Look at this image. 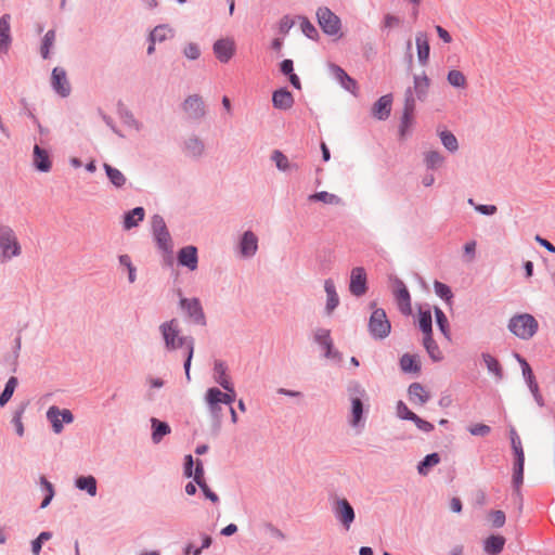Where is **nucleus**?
<instances>
[{
  "label": "nucleus",
  "mask_w": 555,
  "mask_h": 555,
  "mask_svg": "<svg viewBox=\"0 0 555 555\" xmlns=\"http://www.w3.org/2000/svg\"><path fill=\"white\" fill-rule=\"evenodd\" d=\"M159 332L163 336L165 348L167 351H173L179 348L185 350L184 371L186 379L190 380V369L194 353V340L192 337L182 336L179 327V322L176 319L164 322L159 325Z\"/></svg>",
  "instance_id": "nucleus-1"
},
{
  "label": "nucleus",
  "mask_w": 555,
  "mask_h": 555,
  "mask_svg": "<svg viewBox=\"0 0 555 555\" xmlns=\"http://www.w3.org/2000/svg\"><path fill=\"white\" fill-rule=\"evenodd\" d=\"M539 324L529 313L516 314L508 322V330L520 339H530L538 332Z\"/></svg>",
  "instance_id": "nucleus-2"
},
{
  "label": "nucleus",
  "mask_w": 555,
  "mask_h": 555,
  "mask_svg": "<svg viewBox=\"0 0 555 555\" xmlns=\"http://www.w3.org/2000/svg\"><path fill=\"white\" fill-rule=\"evenodd\" d=\"M318 23L322 30L328 36H336L340 38L341 34V22L340 18L333 13L328 8H319L317 11Z\"/></svg>",
  "instance_id": "nucleus-3"
},
{
  "label": "nucleus",
  "mask_w": 555,
  "mask_h": 555,
  "mask_svg": "<svg viewBox=\"0 0 555 555\" xmlns=\"http://www.w3.org/2000/svg\"><path fill=\"white\" fill-rule=\"evenodd\" d=\"M391 325L383 309L375 308L370 317L369 331L374 338H385L389 335Z\"/></svg>",
  "instance_id": "nucleus-4"
},
{
  "label": "nucleus",
  "mask_w": 555,
  "mask_h": 555,
  "mask_svg": "<svg viewBox=\"0 0 555 555\" xmlns=\"http://www.w3.org/2000/svg\"><path fill=\"white\" fill-rule=\"evenodd\" d=\"M333 512L343 527L346 530H349L356 517L353 507L350 503L346 499H337L334 503Z\"/></svg>",
  "instance_id": "nucleus-5"
},
{
  "label": "nucleus",
  "mask_w": 555,
  "mask_h": 555,
  "mask_svg": "<svg viewBox=\"0 0 555 555\" xmlns=\"http://www.w3.org/2000/svg\"><path fill=\"white\" fill-rule=\"evenodd\" d=\"M47 417L51 422L55 434H60L63 430V423L70 424L74 421V416L69 410H60L56 406H50L48 409Z\"/></svg>",
  "instance_id": "nucleus-6"
},
{
  "label": "nucleus",
  "mask_w": 555,
  "mask_h": 555,
  "mask_svg": "<svg viewBox=\"0 0 555 555\" xmlns=\"http://www.w3.org/2000/svg\"><path fill=\"white\" fill-rule=\"evenodd\" d=\"M235 41L230 37L218 39L212 46L214 54L221 63H228L235 54Z\"/></svg>",
  "instance_id": "nucleus-7"
},
{
  "label": "nucleus",
  "mask_w": 555,
  "mask_h": 555,
  "mask_svg": "<svg viewBox=\"0 0 555 555\" xmlns=\"http://www.w3.org/2000/svg\"><path fill=\"white\" fill-rule=\"evenodd\" d=\"M51 86L53 90L62 98H66L69 95L72 88L69 80L67 78L66 70L64 68H53L51 75Z\"/></svg>",
  "instance_id": "nucleus-8"
},
{
  "label": "nucleus",
  "mask_w": 555,
  "mask_h": 555,
  "mask_svg": "<svg viewBox=\"0 0 555 555\" xmlns=\"http://www.w3.org/2000/svg\"><path fill=\"white\" fill-rule=\"evenodd\" d=\"M349 291L357 297H360L366 293V273L363 268L357 267L351 270Z\"/></svg>",
  "instance_id": "nucleus-9"
},
{
  "label": "nucleus",
  "mask_w": 555,
  "mask_h": 555,
  "mask_svg": "<svg viewBox=\"0 0 555 555\" xmlns=\"http://www.w3.org/2000/svg\"><path fill=\"white\" fill-rule=\"evenodd\" d=\"M393 294L398 304L399 310L403 314L411 313V297L402 281L396 280L393 284Z\"/></svg>",
  "instance_id": "nucleus-10"
},
{
  "label": "nucleus",
  "mask_w": 555,
  "mask_h": 555,
  "mask_svg": "<svg viewBox=\"0 0 555 555\" xmlns=\"http://www.w3.org/2000/svg\"><path fill=\"white\" fill-rule=\"evenodd\" d=\"M11 21L12 17L9 13L0 17V52L8 53L12 44L11 35Z\"/></svg>",
  "instance_id": "nucleus-11"
},
{
  "label": "nucleus",
  "mask_w": 555,
  "mask_h": 555,
  "mask_svg": "<svg viewBox=\"0 0 555 555\" xmlns=\"http://www.w3.org/2000/svg\"><path fill=\"white\" fill-rule=\"evenodd\" d=\"M414 109H415V98L412 94V89L409 88L405 91L404 109H403V115H402V119H401V133L402 134H404L405 131L413 124Z\"/></svg>",
  "instance_id": "nucleus-12"
},
{
  "label": "nucleus",
  "mask_w": 555,
  "mask_h": 555,
  "mask_svg": "<svg viewBox=\"0 0 555 555\" xmlns=\"http://www.w3.org/2000/svg\"><path fill=\"white\" fill-rule=\"evenodd\" d=\"M333 77L341 85L344 89L357 95L358 83L340 66L332 64L330 66Z\"/></svg>",
  "instance_id": "nucleus-13"
},
{
  "label": "nucleus",
  "mask_w": 555,
  "mask_h": 555,
  "mask_svg": "<svg viewBox=\"0 0 555 555\" xmlns=\"http://www.w3.org/2000/svg\"><path fill=\"white\" fill-rule=\"evenodd\" d=\"M408 397L411 403L424 405L429 401L430 392L421 383H412L408 388Z\"/></svg>",
  "instance_id": "nucleus-14"
},
{
  "label": "nucleus",
  "mask_w": 555,
  "mask_h": 555,
  "mask_svg": "<svg viewBox=\"0 0 555 555\" xmlns=\"http://www.w3.org/2000/svg\"><path fill=\"white\" fill-rule=\"evenodd\" d=\"M184 112L191 118H201L205 114V106L199 95H190L183 103Z\"/></svg>",
  "instance_id": "nucleus-15"
},
{
  "label": "nucleus",
  "mask_w": 555,
  "mask_h": 555,
  "mask_svg": "<svg viewBox=\"0 0 555 555\" xmlns=\"http://www.w3.org/2000/svg\"><path fill=\"white\" fill-rule=\"evenodd\" d=\"M392 96L386 94L380 96L372 107L373 116L378 120H385L389 117L391 112Z\"/></svg>",
  "instance_id": "nucleus-16"
},
{
  "label": "nucleus",
  "mask_w": 555,
  "mask_h": 555,
  "mask_svg": "<svg viewBox=\"0 0 555 555\" xmlns=\"http://www.w3.org/2000/svg\"><path fill=\"white\" fill-rule=\"evenodd\" d=\"M415 44L418 62L422 65H426L430 54V46L427 34L424 31H418L415 36Z\"/></svg>",
  "instance_id": "nucleus-17"
},
{
  "label": "nucleus",
  "mask_w": 555,
  "mask_h": 555,
  "mask_svg": "<svg viewBox=\"0 0 555 555\" xmlns=\"http://www.w3.org/2000/svg\"><path fill=\"white\" fill-rule=\"evenodd\" d=\"M33 163L36 169L41 172H48L52 167L49 153L39 145L34 146Z\"/></svg>",
  "instance_id": "nucleus-18"
},
{
  "label": "nucleus",
  "mask_w": 555,
  "mask_h": 555,
  "mask_svg": "<svg viewBox=\"0 0 555 555\" xmlns=\"http://www.w3.org/2000/svg\"><path fill=\"white\" fill-rule=\"evenodd\" d=\"M205 400L210 413L216 417H219V413L221 411L219 404L223 403V392L216 387L209 388L206 392Z\"/></svg>",
  "instance_id": "nucleus-19"
},
{
  "label": "nucleus",
  "mask_w": 555,
  "mask_h": 555,
  "mask_svg": "<svg viewBox=\"0 0 555 555\" xmlns=\"http://www.w3.org/2000/svg\"><path fill=\"white\" fill-rule=\"evenodd\" d=\"M152 231L157 243H167L170 241V235L167 230L166 223L160 216L155 215L152 218Z\"/></svg>",
  "instance_id": "nucleus-20"
},
{
  "label": "nucleus",
  "mask_w": 555,
  "mask_h": 555,
  "mask_svg": "<svg viewBox=\"0 0 555 555\" xmlns=\"http://www.w3.org/2000/svg\"><path fill=\"white\" fill-rule=\"evenodd\" d=\"M181 307L185 309L195 322L204 323L205 317L198 299H181Z\"/></svg>",
  "instance_id": "nucleus-21"
},
{
  "label": "nucleus",
  "mask_w": 555,
  "mask_h": 555,
  "mask_svg": "<svg viewBox=\"0 0 555 555\" xmlns=\"http://www.w3.org/2000/svg\"><path fill=\"white\" fill-rule=\"evenodd\" d=\"M179 263L191 270L197 267V250L193 245L181 248L178 255Z\"/></svg>",
  "instance_id": "nucleus-22"
},
{
  "label": "nucleus",
  "mask_w": 555,
  "mask_h": 555,
  "mask_svg": "<svg viewBox=\"0 0 555 555\" xmlns=\"http://www.w3.org/2000/svg\"><path fill=\"white\" fill-rule=\"evenodd\" d=\"M215 379L216 382L227 391L233 392V384L231 383V379L229 375L227 374V365L221 362L217 361L215 362Z\"/></svg>",
  "instance_id": "nucleus-23"
},
{
  "label": "nucleus",
  "mask_w": 555,
  "mask_h": 555,
  "mask_svg": "<svg viewBox=\"0 0 555 555\" xmlns=\"http://www.w3.org/2000/svg\"><path fill=\"white\" fill-rule=\"evenodd\" d=\"M272 102L275 108L289 109L294 104V98L286 89H280L273 93Z\"/></svg>",
  "instance_id": "nucleus-24"
},
{
  "label": "nucleus",
  "mask_w": 555,
  "mask_h": 555,
  "mask_svg": "<svg viewBox=\"0 0 555 555\" xmlns=\"http://www.w3.org/2000/svg\"><path fill=\"white\" fill-rule=\"evenodd\" d=\"M324 289L327 296L326 312L331 314L339 304V297L336 292V286L333 280L328 279L324 282Z\"/></svg>",
  "instance_id": "nucleus-25"
},
{
  "label": "nucleus",
  "mask_w": 555,
  "mask_h": 555,
  "mask_svg": "<svg viewBox=\"0 0 555 555\" xmlns=\"http://www.w3.org/2000/svg\"><path fill=\"white\" fill-rule=\"evenodd\" d=\"M504 544V537L492 534L485 540L483 550L489 555H498L502 552Z\"/></svg>",
  "instance_id": "nucleus-26"
},
{
  "label": "nucleus",
  "mask_w": 555,
  "mask_h": 555,
  "mask_svg": "<svg viewBox=\"0 0 555 555\" xmlns=\"http://www.w3.org/2000/svg\"><path fill=\"white\" fill-rule=\"evenodd\" d=\"M151 424L153 428L152 440L154 443H159L166 435L170 434V427L167 423L153 417L151 418Z\"/></svg>",
  "instance_id": "nucleus-27"
},
{
  "label": "nucleus",
  "mask_w": 555,
  "mask_h": 555,
  "mask_svg": "<svg viewBox=\"0 0 555 555\" xmlns=\"http://www.w3.org/2000/svg\"><path fill=\"white\" fill-rule=\"evenodd\" d=\"M429 86L430 80L425 74L414 77V91L420 101H424L426 99Z\"/></svg>",
  "instance_id": "nucleus-28"
},
{
  "label": "nucleus",
  "mask_w": 555,
  "mask_h": 555,
  "mask_svg": "<svg viewBox=\"0 0 555 555\" xmlns=\"http://www.w3.org/2000/svg\"><path fill=\"white\" fill-rule=\"evenodd\" d=\"M400 367L405 373H417L421 370L416 356L404 353L400 359Z\"/></svg>",
  "instance_id": "nucleus-29"
},
{
  "label": "nucleus",
  "mask_w": 555,
  "mask_h": 555,
  "mask_svg": "<svg viewBox=\"0 0 555 555\" xmlns=\"http://www.w3.org/2000/svg\"><path fill=\"white\" fill-rule=\"evenodd\" d=\"M444 160V156L438 151H427L424 153V163L429 169L440 168Z\"/></svg>",
  "instance_id": "nucleus-30"
},
{
  "label": "nucleus",
  "mask_w": 555,
  "mask_h": 555,
  "mask_svg": "<svg viewBox=\"0 0 555 555\" xmlns=\"http://www.w3.org/2000/svg\"><path fill=\"white\" fill-rule=\"evenodd\" d=\"M311 202H322L327 205H341V198L335 194L322 191L314 193L308 197Z\"/></svg>",
  "instance_id": "nucleus-31"
},
{
  "label": "nucleus",
  "mask_w": 555,
  "mask_h": 555,
  "mask_svg": "<svg viewBox=\"0 0 555 555\" xmlns=\"http://www.w3.org/2000/svg\"><path fill=\"white\" fill-rule=\"evenodd\" d=\"M76 487L80 490L87 491L91 496L96 494V480L93 476H81L77 478Z\"/></svg>",
  "instance_id": "nucleus-32"
},
{
  "label": "nucleus",
  "mask_w": 555,
  "mask_h": 555,
  "mask_svg": "<svg viewBox=\"0 0 555 555\" xmlns=\"http://www.w3.org/2000/svg\"><path fill=\"white\" fill-rule=\"evenodd\" d=\"M482 360L488 371L492 373L498 379L503 377V370L500 362L489 353L482 354Z\"/></svg>",
  "instance_id": "nucleus-33"
},
{
  "label": "nucleus",
  "mask_w": 555,
  "mask_h": 555,
  "mask_svg": "<svg viewBox=\"0 0 555 555\" xmlns=\"http://www.w3.org/2000/svg\"><path fill=\"white\" fill-rule=\"evenodd\" d=\"M144 218V209L142 207H137L125 215L124 224L125 228L130 229L135 227L139 221H142Z\"/></svg>",
  "instance_id": "nucleus-34"
},
{
  "label": "nucleus",
  "mask_w": 555,
  "mask_h": 555,
  "mask_svg": "<svg viewBox=\"0 0 555 555\" xmlns=\"http://www.w3.org/2000/svg\"><path fill=\"white\" fill-rule=\"evenodd\" d=\"M439 138L442 145L450 152H456L459 149V142L455 135L449 130H442L439 132Z\"/></svg>",
  "instance_id": "nucleus-35"
},
{
  "label": "nucleus",
  "mask_w": 555,
  "mask_h": 555,
  "mask_svg": "<svg viewBox=\"0 0 555 555\" xmlns=\"http://www.w3.org/2000/svg\"><path fill=\"white\" fill-rule=\"evenodd\" d=\"M104 169L109 181L117 188L122 186L126 183V177L118 169L112 167L108 164L104 165Z\"/></svg>",
  "instance_id": "nucleus-36"
},
{
  "label": "nucleus",
  "mask_w": 555,
  "mask_h": 555,
  "mask_svg": "<svg viewBox=\"0 0 555 555\" xmlns=\"http://www.w3.org/2000/svg\"><path fill=\"white\" fill-rule=\"evenodd\" d=\"M424 347L426 348L429 357L434 361H440L442 359V352L438 345L434 341L431 335L425 336L423 339Z\"/></svg>",
  "instance_id": "nucleus-37"
},
{
  "label": "nucleus",
  "mask_w": 555,
  "mask_h": 555,
  "mask_svg": "<svg viewBox=\"0 0 555 555\" xmlns=\"http://www.w3.org/2000/svg\"><path fill=\"white\" fill-rule=\"evenodd\" d=\"M447 80L451 86L455 88L464 89L467 86V79L465 75L457 69L450 70L448 73Z\"/></svg>",
  "instance_id": "nucleus-38"
},
{
  "label": "nucleus",
  "mask_w": 555,
  "mask_h": 555,
  "mask_svg": "<svg viewBox=\"0 0 555 555\" xmlns=\"http://www.w3.org/2000/svg\"><path fill=\"white\" fill-rule=\"evenodd\" d=\"M271 158L275 163L279 170L281 171H286L296 168V166L291 164L288 158L281 151H273Z\"/></svg>",
  "instance_id": "nucleus-39"
},
{
  "label": "nucleus",
  "mask_w": 555,
  "mask_h": 555,
  "mask_svg": "<svg viewBox=\"0 0 555 555\" xmlns=\"http://www.w3.org/2000/svg\"><path fill=\"white\" fill-rule=\"evenodd\" d=\"M20 254V245H0V263L7 262Z\"/></svg>",
  "instance_id": "nucleus-40"
},
{
  "label": "nucleus",
  "mask_w": 555,
  "mask_h": 555,
  "mask_svg": "<svg viewBox=\"0 0 555 555\" xmlns=\"http://www.w3.org/2000/svg\"><path fill=\"white\" fill-rule=\"evenodd\" d=\"M363 414V403L360 398H352L351 400V420L352 426H358Z\"/></svg>",
  "instance_id": "nucleus-41"
},
{
  "label": "nucleus",
  "mask_w": 555,
  "mask_h": 555,
  "mask_svg": "<svg viewBox=\"0 0 555 555\" xmlns=\"http://www.w3.org/2000/svg\"><path fill=\"white\" fill-rule=\"evenodd\" d=\"M170 37H172V30L165 25H160L153 29L150 35V40L155 43L156 41L162 42Z\"/></svg>",
  "instance_id": "nucleus-42"
},
{
  "label": "nucleus",
  "mask_w": 555,
  "mask_h": 555,
  "mask_svg": "<svg viewBox=\"0 0 555 555\" xmlns=\"http://www.w3.org/2000/svg\"><path fill=\"white\" fill-rule=\"evenodd\" d=\"M17 386V378L12 376L5 384L4 390L0 395V405L3 406L12 398L14 390Z\"/></svg>",
  "instance_id": "nucleus-43"
},
{
  "label": "nucleus",
  "mask_w": 555,
  "mask_h": 555,
  "mask_svg": "<svg viewBox=\"0 0 555 555\" xmlns=\"http://www.w3.org/2000/svg\"><path fill=\"white\" fill-rule=\"evenodd\" d=\"M525 460L516 459L514 463L513 485L516 490L520 488L524 481Z\"/></svg>",
  "instance_id": "nucleus-44"
},
{
  "label": "nucleus",
  "mask_w": 555,
  "mask_h": 555,
  "mask_svg": "<svg viewBox=\"0 0 555 555\" xmlns=\"http://www.w3.org/2000/svg\"><path fill=\"white\" fill-rule=\"evenodd\" d=\"M420 328L425 336L431 335V313L430 311H420L418 314Z\"/></svg>",
  "instance_id": "nucleus-45"
},
{
  "label": "nucleus",
  "mask_w": 555,
  "mask_h": 555,
  "mask_svg": "<svg viewBox=\"0 0 555 555\" xmlns=\"http://www.w3.org/2000/svg\"><path fill=\"white\" fill-rule=\"evenodd\" d=\"M54 42H55V31L49 30L43 37L41 49H40L41 56L43 59L49 57L50 49L53 47Z\"/></svg>",
  "instance_id": "nucleus-46"
},
{
  "label": "nucleus",
  "mask_w": 555,
  "mask_h": 555,
  "mask_svg": "<svg viewBox=\"0 0 555 555\" xmlns=\"http://www.w3.org/2000/svg\"><path fill=\"white\" fill-rule=\"evenodd\" d=\"M440 457L437 453H431L425 456V459L420 463L417 469L422 475H426L428 468L435 466L439 463Z\"/></svg>",
  "instance_id": "nucleus-47"
},
{
  "label": "nucleus",
  "mask_w": 555,
  "mask_h": 555,
  "mask_svg": "<svg viewBox=\"0 0 555 555\" xmlns=\"http://www.w3.org/2000/svg\"><path fill=\"white\" fill-rule=\"evenodd\" d=\"M203 151H204V145L196 138L189 139V141L185 144V152L190 156H194V157L198 156L203 153Z\"/></svg>",
  "instance_id": "nucleus-48"
},
{
  "label": "nucleus",
  "mask_w": 555,
  "mask_h": 555,
  "mask_svg": "<svg viewBox=\"0 0 555 555\" xmlns=\"http://www.w3.org/2000/svg\"><path fill=\"white\" fill-rule=\"evenodd\" d=\"M435 315H436L437 325L439 326L441 333L446 337L449 338L450 337L449 322H448L446 314L443 313V311L441 309L435 308Z\"/></svg>",
  "instance_id": "nucleus-49"
},
{
  "label": "nucleus",
  "mask_w": 555,
  "mask_h": 555,
  "mask_svg": "<svg viewBox=\"0 0 555 555\" xmlns=\"http://www.w3.org/2000/svg\"><path fill=\"white\" fill-rule=\"evenodd\" d=\"M512 448L516 459L525 460V453L521 444V440L515 429L511 430Z\"/></svg>",
  "instance_id": "nucleus-50"
},
{
  "label": "nucleus",
  "mask_w": 555,
  "mask_h": 555,
  "mask_svg": "<svg viewBox=\"0 0 555 555\" xmlns=\"http://www.w3.org/2000/svg\"><path fill=\"white\" fill-rule=\"evenodd\" d=\"M402 24V18L391 13H387L383 17V28L385 29H393L399 27Z\"/></svg>",
  "instance_id": "nucleus-51"
},
{
  "label": "nucleus",
  "mask_w": 555,
  "mask_h": 555,
  "mask_svg": "<svg viewBox=\"0 0 555 555\" xmlns=\"http://www.w3.org/2000/svg\"><path fill=\"white\" fill-rule=\"evenodd\" d=\"M317 340L326 348V356L330 357L332 352V340L330 337V332L326 330L318 331Z\"/></svg>",
  "instance_id": "nucleus-52"
},
{
  "label": "nucleus",
  "mask_w": 555,
  "mask_h": 555,
  "mask_svg": "<svg viewBox=\"0 0 555 555\" xmlns=\"http://www.w3.org/2000/svg\"><path fill=\"white\" fill-rule=\"evenodd\" d=\"M434 287H435L436 294L439 297H441L446 301H451L453 295H452L451 288L448 285L436 281L434 284Z\"/></svg>",
  "instance_id": "nucleus-53"
},
{
  "label": "nucleus",
  "mask_w": 555,
  "mask_h": 555,
  "mask_svg": "<svg viewBox=\"0 0 555 555\" xmlns=\"http://www.w3.org/2000/svg\"><path fill=\"white\" fill-rule=\"evenodd\" d=\"M119 262L127 269L129 282L133 283L135 281V268L133 267L130 257L128 255H121L119 257Z\"/></svg>",
  "instance_id": "nucleus-54"
},
{
  "label": "nucleus",
  "mask_w": 555,
  "mask_h": 555,
  "mask_svg": "<svg viewBox=\"0 0 555 555\" xmlns=\"http://www.w3.org/2000/svg\"><path fill=\"white\" fill-rule=\"evenodd\" d=\"M527 385H528L537 404L541 408L544 406L545 402H544L542 395L540 393L539 385H538L535 378L527 380Z\"/></svg>",
  "instance_id": "nucleus-55"
},
{
  "label": "nucleus",
  "mask_w": 555,
  "mask_h": 555,
  "mask_svg": "<svg viewBox=\"0 0 555 555\" xmlns=\"http://www.w3.org/2000/svg\"><path fill=\"white\" fill-rule=\"evenodd\" d=\"M14 231L7 225H0V243H16Z\"/></svg>",
  "instance_id": "nucleus-56"
},
{
  "label": "nucleus",
  "mask_w": 555,
  "mask_h": 555,
  "mask_svg": "<svg viewBox=\"0 0 555 555\" xmlns=\"http://www.w3.org/2000/svg\"><path fill=\"white\" fill-rule=\"evenodd\" d=\"M490 521L493 527L501 528L504 526L506 517L502 511H493L489 514Z\"/></svg>",
  "instance_id": "nucleus-57"
},
{
  "label": "nucleus",
  "mask_w": 555,
  "mask_h": 555,
  "mask_svg": "<svg viewBox=\"0 0 555 555\" xmlns=\"http://www.w3.org/2000/svg\"><path fill=\"white\" fill-rule=\"evenodd\" d=\"M397 414L400 418L408 421L414 420V416L416 415L402 401H399L397 404Z\"/></svg>",
  "instance_id": "nucleus-58"
},
{
  "label": "nucleus",
  "mask_w": 555,
  "mask_h": 555,
  "mask_svg": "<svg viewBox=\"0 0 555 555\" xmlns=\"http://www.w3.org/2000/svg\"><path fill=\"white\" fill-rule=\"evenodd\" d=\"M258 245H237L236 255L241 258H249L257 251Z\"/></svg>",
  "instance_id": "nucleus-59"
},
{
  "label": "nucleus",
  "mask_w": 555,
  "mask_h": 555,
  "mask_svg": "<svg viewBox=\"0 0 555 555\" xmlns=\"http://www.w3.org/2000/svg\"><path fill=\"white\" fill-rule=\"evenodd\" d=\"M183 53L189 60H197L201 55V50L196 43L190 42L184 47Z\"/></svg>",
  "instance_id": "nucleus-60"
},
{
  "label": "nucleus",
  "mask_w": 555,
  "mask_h": 555,
  "mask_svg": "<svg viewBox=\"0 0 555 555\" xmlns=\"http://www.w3.org/2000/svg\"><path fill=\"white\" fill-rule=\"evenodd\" d=\"M515 357L518 360L519 364L521 365L522 376L526 379V382L535 378L528 362L519 354H516Z\"/></svg>",
  "instance_id": "nucleus-61"
},
{
  "label": "nucleus",
  "mask_w": 555,
  "mask_h": 555,
  "mask_svg": "<svg viewBox=\"0 0 555 555\" xmlns=\"http://www.w3.org/2000/svg\"><path fill=\"white\" fill-rule=\"evenodd\" d=\"M23 413H24V408L18 409L17 411H15V413L13 415V420H12V422L16 428V433L21 437L24 435V426L22 423Z\"/></svg>",
  "instance_id": "nucleus-62"
},
{
  "label": "nucleus",
  "mask_w": 555,
  "mask_h": 555,
  "mask_svg": "<svg viewBox=\"0 0 555 555\" xmlns=\"http://www.w3.org/2000/svg\"><path fill=\"white\" fill-rule=\"evenodd\" d=\"M490 431H491V428L488 425H485V424H475V425L469 427V433L473 436L485 437V436L489 435Z\"/></svg>",
  "instance_id": "nucleus-63"
},
{
  "label": "nucleus",
  "mask_w": 555,
  "mask_h": 555,
  "mask_svg": "<svg viewBox=\"0 0 555 555\" xmlns=\"http://www.w3.org/2000/svg\"><path fill=\"white\" fill-rule=\"evenodd\" d=\"M412 422L416 425V427L424 431V433H430L434 430V425L423 418H421L420 416L415 415L414 416V420H412Z\"/></svg>",
  "instance_id": "nucleus-64"
}]
</instances>
